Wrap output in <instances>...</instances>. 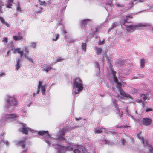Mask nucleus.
Wrapping results in <instances>:
<instances>
[{"instance_id":"nucleus-1","label":"nucleus","mask_w":153,"mask_h":153,"mask_svg":"<svg viewBox=\"0 0 153 153\" xmlns=\"http://www.w3.org/2000/svg\"><path fill=\"white\" fill-rule=\"evenodd\" d=\"M67 130V128L63 129L59 131V135H54L52 137L49 134L47 131H39L38 134L42 136V139L48 146H49L51 144L55 146L57 153H65L66 151L73 150L74 147V145L72 144H70L69 146L67 147L59 144L62 141L66 143L65 138L62 136L65 134Z\"/></svg>"},{"instance_id":"nucleus-2","label":"nucleus","mask_w":153,"mask_h":153,"mask_svg":"<svg viewBox=\"0 0 153 153\" xmlns=\"http://www.w3.org/2000/svg\"><path fill=\"white\" fill-rule=\"evenodd\" d=\"M111 74L109 79L110 81L113 80L116 83L118 90L120 92V94L127 98L132 99V97L128 94L125 92L121 88L122 84L118 81V79L116 76L117 72L114 71L112 68H111Z\"/></svg>"},{"instance_id":"nucleus-3","label":"nucleus","mask_w":153,"mask_h":153,"mask_svg":"<svg viewBox=\"0 0 153 153\" xmlns=\"http://www.w3.org/2000/svg\"><path fill=\"white\" fill-rule=\"evenodd\" d=\"M132 17L131 14L127 15L125 17H124V21L123 25L126 27V29L127 31L132 32L134 30L138 29L140 28L146 27L147 26L146 24L139 23L137 25H128L126 24V23H130V22L128 21L129 19H132Z\"/></svg>"},{"instance_id":"nucleus-4","label":"nucleus","mask_w":153,"mask_h":153,"mask_svg":"<svg viewBox=\"0 0 153 153\" xmlns=\"http://www.w3.org/2000/svg\"><path fill=\"white\" fill-rule=\"evenodd\" d=\"M83 82L80 78L77 77L74 79L72 90L74 95L78 94L83 90Z\"/></svg>"},{"instance_id":"nucleus-5","label":"nucleus","mask_w":153,"mask_h":153,"mask_svg":"<svg viewBox=\"0 0 153 153\" xmlns=\"http://www.w3.org/2000/svg\"><path fill=\"white\" fill-rule=\"evenodd\" d=\"M5 101L7 102L5 106L6 109L9 111H13L17 105V102L14 96L7 95Z\"/></svg>"},{"instance_id":"nucleus-6","label":"nucleus","mask_w":153,"mask_h":153,"mask_svg":"<svg viewBox=\"0 0 153 153\" xmlns=\"http://www.w3.org/2000/svg\"><path fill=\"white\" fill-rule=\"evenodd\" d=\"M19 115L15 114L5 113L2 115L0 120V126L4 125L6 122H10L16 120Z\"/></svg>"},{"instance_id":"nucleus-7","label":"nucleus","mask_w":153,"mask_h":153,"mask_svg":"<svg viewBox=\"0 0 153 153\" xmlns=\"http://www.w3.org/2000/svg\"><path fill=\"white\" fill-rule=\"evenodd\" d=\"M43 82L39 81L38 84L37 85V90H36V93H39L40 91L42 95H45L46 94V90L47 89V85L44 84L43 85Z\"/></svg>"},{"instance_id":"nucleus-8","label":"nucleus","mask_w":153,"mask_h":153,"mask_svg":"<svg viewBox=\"0 0 153 153\" xmlns=\"http://www.w3.org/2000/svg\"><path fill=\"white\" fill-rule=\"evenodd\" d=\"M137 137L142 142L144 146L149 147L150 152L151 153H153V149L152 146L148 143V140L147 139H144L143 137H142L140 133L137 134Z\"/></svg>"},{"instance_id":"nucleus-9","label":"nucleus","mask_w":153,"mask_h":153,"mask_svg":"<svg viewBox=\"0 0 153 153\" xmlns=\"http://www.w3.org/2000/svg\"><path fill=\"white\" fill-rule=\"evenodd\" d=\"M22 127L19 129V131L23 133L27 134L28 132H32L33 133V130H31L28 127L27 125L25 124H22Z\"/></svg>"},{"instance_id":"nucleus-10","label":"nucleus","mask_w":153,"mask_h":153,"mask_svg":"<svg viewBox=\"0 0 153 153\" xmlns=\"http://www.w3.org/2000/svg\"><path fill=\"white\" fill-rule=\"evenodd\" d=\"M11 50L13 51V53L14 54H16L18 53L20 54V58H22L23 56L24 53H23V51L22 50H21V48H15V47L14 46H13L11 48Z\"/></svg>"},{"instance_id":"nucleus-11","label":"nucleus","mask_w":153,"mask_h":153,"mask_svg":"<svg viewBox=\"0 0 153 153\" xmlns=\"http://www.w3.org/2000/svg\"><path fill=\"white\" fill-rule=\"evenodd\" d=\"M25 51V53L24 54V57L26 59H27L28 60L30 61L31 63H33L34 62L33 59L30 58L28 56V55L29 54V50L28 49L27 47H25L24 48Z\"/></svg>"},{"instance_id":"nucleus-12","label":"nucleus","mask_w":153,"mask_h":153,"mask_svg":"<svg viewBox=\"0 0 153 153\" xmlns=\"http://www.w3.org/2000/svg\"><path fill=\"white\" fill-rule=\"evenodd\" d=\"M53 64V63L51 64H44L42 67L43 71L46 73L48 72L52 69V66Z\"/></svg>"},{"instance_id":"nucleus-13","label":"nucleus","mask_w":153,"mask_h":153,"mask_svg":"<svg viewBox=\"0 0 153 153\" xmlns=\"http://www.w3.org/2000/svg\"><path fill=\"white\" fill-rule=\"evenodd\" d=\"M14 143L16 145L20 146L22 148L24 149L25 147L26 142L25 139L18 141H15Z\"/></svg>"},{"instance_id":"nucleus-14","label":"nucleus","mask_w":153,"mask_h":153,"mask_svg":"<svg viewBox=\"0 0 153 153\" xmlns=\"http://www.w3.org/2000/svg\"><path fill=\"white\" fill-rule=\"evenodd\" d=\"M152 122V120L149 118H143L142 120V124L143 125L147 126L150 125L151 124Z\"/></svg>"},{"instance_id":"nucleus-15","label":"nucleus","mask_w":153,"mask_h":153,"mask_svg":"<svg viewBox=\"0 0 153 153\" xmlns=\"http://www.w3.org/2000/svg\"><path fill=\"white\" fill-rule=\"evenodd\" d=\"M141 100H136V102L138 103H141L143 105L145 104L146 102L145 101L147 100V98L145 95L142 94L141 95Z\"/></svg>"},{"instance_id":"nucleus-16","label":"nucleus","mask_w":153,"mask_h":153,"mask_svg":"<svg viewBox=\"0 0 153 153\" xmlns=\"http://www.w3.org/2000/svg\"><path fill=\"white\" fill-rule=\"evenodd\" d=\"M112 102L116 108L117 111L116 112V114H118V115H119V116L121 117L122 115L123 112L122 111L120 112L119 109L117 107V105L116 101L114 100H113Z\"/></svg>"},{"instance_id":"nucleus-17","label":"nucleus","mask_w":153,"mask_h":153,"mask_svg":"<svg viewBox=\"0 0 153 153\" xmlns=\"http://www.w3.org/2000/svg\"><path fill=\"white\" fill-rule=\"evenodd\" d=\"M22 61L23 59L22 58H19L16 60V70H18L20 68L21 65L20 64V63L21 62H22Z\"/></svg>"},{"instance_id":"nucleus-18","label":"nucleus","mask_w":153,"mask_h":153,"mask_svg":"<svg viewBox=\"0 0 153 153\" xmlns=\"http://www.w3.org/2000/svg\"><path fill=\"white\" fill-rule=\"evenodd\" d=\"M145 0H133V2H131L129 3L128 7V8H131L133 7V4H136L137 3L144 1Z\"/></svg>"},{"instance_id":"nucleus-19","label":"nucleus","mask_w":153,"mask_h":153,"mask_svg":"<svg viewBox=\"0 0 153 153\" xmlns=\"http://www.w3.org/2000/svg\"><path fill=\"white\" fill-rule=\"evenodd\" d=\"M94 50L97 55H100L102 53V51L101 48L96 46L94 47Z\"/></svg>"},{"instance_id":"nucleus-20","label":"nucleus","mask_w":153,"mask_h":153,"mask_svg":"<svg viewBox=\"0 0 153 153\" xmlns=\"http://www.w3.org/2000/svg\"><path fill=\"white\" fill-rule=\"evenodd\" d=\"M21 33L18 32L17 36H13V38L14 40L16 41H19L23 39V37L22 36L20 35Z\"/></svg>"},{"instance_id":"nucleus-21","label":"nucleus","mask_w":153,"mask_h":153,"mask_svg":"<svg viewBox=\"0 0 153 153\" xmlns=\"http://www.w3.org/2000/svg\"><path fill=\"white\" fill-rule=\"evenodd\" d=\"M64 37L68 43H73L75 42V39L70 38L68 36H64Z\"/></svg>"},{"instance_id":"nucleus-22","label":"nucleus","mask_w":153,"mask_h":153,"mask_svg":"<svg viewBox=\"0 0 153 153\" xmlns=\"http://www.w3.org/2000/svg\"><path fill=\"white\" fill-rule=\"evenodd\" d=\"M121 145H122L125 148H126L128 144V142L124 138H122L120 141Z\"/></svg>"},{"instance_id":"nucleus-23","label":"nucleus","mask_w":153,"mask_h":153,"mask_svg":"<svg viewBox=\"0 0 153 153\" xmlns=\"http://www.w3.org/2000/svg\"><path fill=\"white\" fill-rule=\"evenodd\" d=\"M95 132L96 133H100L102 132H106V130L105 128H102L95 129Z\"/></svg>"},{"instance_id":"nucleus-24","label":"nucleus","mask_w":153,"mask_h":153,"mask_svg":"<svg viewBox=\"0 0 153 153\" xmlns=\"http://www.w3.org/2000/svg\"><path fill=\"white\" fill-rule=\"evenodd\" d=\"M92 21V20L90 19H85L81 21V23L84 25H85L88 23L89 22Z\"/></svg>"},{"instance_id":"nucleus-25","label":"nucleus","mask_w":153,"mask_h":153,"mask_svg":"<svg viewBox=\"0 0 153 153\" xmlns=\"http://www.w3.org/2000/svg\"><path fill=\"white\" fill-rule=\"evenodd\" d=\"M13 3V0H8L7 4L6 6L7 8H11Z\"/></svg>"},{"instance_id":"nucleus-26","label":"nucleus","mask_w":153,"mask_h":153,"mask_svg":"<svg viewBox=\"0 0 153 153\" xmlns=\"http://www.w3.org/2000/svg\"><path fill=\"white\" fill-rule=\"evenodd\" d=\"M119 25V23L117 22H116L114 23H113L111 25V27L110 28H109L108 30V32H109L111 30V29L116 27L117 26Z\"/></svg>"},{"instance_id":"nucleus-27","label":"nucleus","mask_w":153,"mask_h":153,"mask_svg":"<svg viewBox=\"0 0 153 153\" xmlns=\"http://www.w3.org/2000/svg\"><path fill=\"white\" fill-rule=\"evenodd\" d=\"M95 68H97V71L98 72V73H97V76H98L99 75V73L100 69L99 65L98 62H96L95 63Z\"/></svg>"},{"instance_id":"nucleus-28","label":"nucleus","mask_w":153,"mask_h":153,"mask_svg":"<svg viewBox=\"0 0 153 153\" xmlns=\"http://www.w3.org/2000/svg\"><path fill=\"white\" fill-rule=\"evenodd\" d=\"M86 44L85 43H82L81 45V48L84 52L86 51Z\"/></svg>"},{"instance_id":"nucleus-29","label":"nucleus","mask_w":153,"mask_h":153,"mask_svg":"<svg viewBox=\"0 0 153 153\" xmlns=\"http://www.w3.org/2000/svg\"><path fill=\"white\" fill-rule=\"evenodd\" d=\"M98 30L97 29V28H93L91 30V31L92 32V36H91L92 37L95 35L97 32Z\"/></svg>"},{"instance_id":"nucleus-30","label":"nucleus","mask_w":153,"mask_h":153,"mask_svg":"<svg viewBox=\"0 0 153 153\" xmlns=\"http://www.w3.org/2000/svg\"><path fill=\"white\" fill-rule=\"evenodd\" d=\"M145 61L144 59H142L140 61V66L141 68H143L144 67L145 64Z\"/></svg>"},{"instance_id":"nucleus-31","label":"nucleus","mask_w":153,"mask_h":153,"mask_svg":"<svg viewBox=\"0 0 153 153\" xmlns=\"http://www.w3.org/2000/svg\"><path fill=\"white\" fill-rule=\"evenodd\" d=\"M38 1L39 3L41 5L46 6L47 5V3L44 1H42L40 0H39Z\"/></svg>"},{"instance_id":"nucleus-32","label":"nucleus","mask_w":153,"mask_h":153,"mask_svg":"<svg viewBox=\"0 0 153 153\" xmlns=\"http://www.w3.org/2000/svg\"><path fill=\"white\" fill-rule=\"evenodd\" d=\"M59 36V35L58 34H55L52 38V40L53 41H57L58 40Z\"/></svg>"},{"instance_id":"nucleus-33","label":"nucleus","mask_w":153,"mask_h":153,"mask_svg":"<svg viewBox=\"0 0 153 153\" xmlns=\"http://www.w3.org/2000/svg\"><path fill=\"white\" fill-rule=\"evenodd\" d=\"M99 39L100 40L98 42V45H103L104 43L105 40L103 39V40L101 41L100 38Z\"/></svg>"},{"instance_id":"nucleus-34","label":"nucleus","mask_w":153,"mask_h":153,"mask_svg":"<svg viewBox=\"0 0 153 153\" xmlns=\"http://www.w3.org/2000/svg\"><path fill=\"white\" fill-rule=\"evenodd\" d=\"M16 10L19 12H21L22 11L21 8L19 6V2L18 3L17 5Z\"/></svg>"},{"instance_id":"nucleus-35","label":"nucleus","mask_w":153,"mask_h":153,"mask_svg":"<svg viewBox=\"0 0 153 153\" xmlns=\"http://www.w3.org/2000/svg\"><path fill=\"white\" fill-rule=\"evenodd\" d=\"M100 143L102 144H108V141H107L105 140H102L100 141Z\"/></svg>"},{"instance_id":"nucleus-36","label":"nucleus","mask_w":153,"mask_h":153,"mask_svg":"<svg viewBox=\"0 0 153 153\" xmlns=\"http://www.w3.org/2000/svg\"><path fill=\"white\" fill-rule=\"evenodd\" d=\"M36 43L35 42H31L30 45V47L32 48H35L36 47Z\"/></svg>"},{"instance_id":"nucleus-37","label":"nucleus","mask_w":153,"mask_h":153,"mask_svg":"<svg viewBox=\"0 0 153 153\" xmlns=\"http://www.w3.org/2000/svg\"><path fill=\"white\" fill-rule=\"evenodd\" d=\"M21 113L23 116H25L26 115V110H22L21 111Z\"/></svg>"},{"instance_id":"nucleus-38","label":"nucleus","mask_w":153,"mask_h":153,"mask_svg":"<svg viewBox=\"0 0 153 153\" xmlns=\"http://www.w3.org/2000/svg\"><path fill=\"white\" fill-rule=\"evenodd\" d=\"M63 60H64V59L63 58H62L61 57H59L56 59V60L55 62L54 63V64L56 63L57 62L62 61Z\"/></svg>"},{"instance_id":"nucleus-39","label":"nucleus","mask_w":153,"mask_h":153,"mask_svg":"<svg viewBox=\"0 0 153 153\" xmlns=\"http://www.w3.org/2000/svg\"><path fill=\"white\" fill-rule=\"evenodd\" d=\"M116 5L119 8H123L124 7V6L123 4H120L117 3L116 4Z\"/></svg>"},{"instance_id":"nucleus-40","label":"nucleus","mask_w":153,"mask_h":153,"mask_svg":"<svg viewBox=\"0 0 153 153\" xmlns=\"http://www.w3.org/2000/svg\"><path fill=\"white\" fill-rule=\"evenodd\" d=\"M7 39H8L7 37H4L3 38L2 42L5 43H7L8 42Z\"/></svg>"},{"instance_id":"nucleus-41","label":"nucleus","mask_w":153,"mask_h":153,"mask_svg":"<svg viewBox=\"0 0 153 153\" xmlns=\"http://www.w3.org/2000/svg\"><path fill=\"white\" fill-rule=\"evenodd\" d=\"M112 0H107V1H108V2L106 3V5H108L110 6H111L112 5Z\"/></svg>"},{"instance_id":"nucleus-42","label":"nucleus","mask_w":153,"mask_h":153,"mask_svg":"<svg viewBox=\"0 0 153 153\" xmlns=\"http://www.w3.org/2000/svg\"><path fill=\"white\" fill-rule=\"evenodd\" d=\"M0 21L3 24H4V23H5V22L3 18L1 16H0Z\"/></svg>"},{"instance_id":"nucleus-43","label":"nucleus","mask_w":153,"mask_h":153,"mask_svg":"<svg viewBox=\"0 0 153 153\" xmlns=\"http://www.w3.org/2000/svg\"><path fill=\"white\" fill-rule=\"evenodd\" d=\"M62 32L63 33H64L65 34L66 33H67L66 31L65 30V28L64 27H63L62 28Z\"/></svg>"},{"instance_id":"nucleus-44","label":"nucleus","mask_w":153,"mask_h":153,"mask_svg":"<svg viewBox=\"0 0 153 153\" xmlns=\"http://www.w3.org/2000/svg\"><path fill=\"white\" fill-rule=\"evenodd\" d=\"M117 128H122V127H123L124 128H127L128 127V126H127V125H125V126H118L117 125Z\"/></svg>"},{"instance_id":"nucleus-45","label":"nucleus","mask_w":153,"mask_h":153,"mask_svg":"<svg viewBox=\"0 0 153 153\" xmlns=\"http://www.w3.org/2000/svg\"><path fill=\"white\" fill-rule=\"evenodd\" d=\"M28 150L26 149L24 150L22 152V153H28Z\"/></svg>"},{"instance_id":"nucleus-46","label":"nucleus","mask_w":153,"mask_h":153,"mask_svg":"<svg viewBox=\"0 0 153 153\" xmlns=\"http://www.w3.org/2000/svg\"><path fill=\"white\" fill-rule=\"evenodd\" d=\"M152 108H147V109H146V112H149V111H152Z\"/></svg>"},{"instance_id":"nucleus-47","label":"nucleus","mask_w":153,"mask_h":153,"mask_svg":"<svg viewBox=\"0 0 153 153\" xmlns=\"http://www.w3.org/2000/svg\"><path fill=\"white\" fill-rule=\"evenodd\" d=\"M5 75V74L3 72L0 73V77L4 76Z\"/></svg>"},{"instance_id":"nucleus-48","label":"nucleus","mask_w":153,"mask_h":153,"mask_svg":"<svg viewBox=\"0 0 153 153\" xmlns=\"http://www.w3.org/2000/svg\"><path fill=\"white\" fill-rule=\"evenodd\" d=\"M38 94L39 93H36V91H35L33 93V97H34L35 96L36 94Z\"/></svg>"},{"instance_id":"nucleus-49","label":"nucleus","mask_w":153,"mask_h":153,"mask_svg":"<svg viewBox=\"0 0 153 153\" xmlns=\"http://www.w3.org/2000/svg\"><path fill=\"white\" fill-rule=\"evenodd\" d=\"M4 4L1 1V0H0V7H1Z\"/></svg>"},{"instance_id":"nucleus-50","label":"nucleus","mask_w":153,"mask_h":153,"mask_svg":"<svg viewBox=\"0 0 153 153\" xmlns=\"http://www.w3.org/2000/svg\"><path fill=\"white\" fill-rule=\"evenodd\" d=\"M9 52L10 51L9 50L7 52V54L5 56H9Z\"/></svg>"},{"instance_id":"nucleus-51","label":"nucleus","mask_w":153,"mask_h":153,"mask_svg":"<svg viewBox=\"0 0 153 153\" xmlns=\"http://www.w3.org/2000/svg\"><path fill=\"white\" fill-rule=\"evenodd\" d=\"M65 7H64L61 9L62 12H63L65 11Z\"/></svg>"},{"instance_id":"nucleus-52","label":"nucleus","mask_w":153,"mask_h":153,"mask_svg":"<svg viewBox=\"0 0 153 153\" xmlns=\"http://www.w3.org/2000/svg\"><path fill=\"white\" fill-rule=\"evenodd\" d=\"M4 24H5L6 25V26L8 27H9V25L6 22H5V23H4Z\"/></svg>"},{"instance_id":"nucleus-53","label":"nucleus","mask_w":153,"mask_h":153,"mask_svg":"<svg viewBox=\"0 0 153 153\" xmlns=\"http://www.w3.org/2000/svg\"><path fill=\"white\" fill-rule=\"evenodd\" d=\"M80 119V118H75V120L76 121H77L79 120V119Z\"/></svg>"},{"instance_id":"nucleus-54","label":"nucleus","mask_w":153,"mask_h":153,"mask_svg":"<svg viewBox=\"0 0 153 153\" xmlns=\"http://www.w3.org/2000/svg\"><path fill=\"white\" fill-rule=\"evenodd\" d=\"M62 23H61V22H60L59 23V25H62Z\"/></svg>"},{"instance_id":"nucleus-55","label":"nucleus","mask_w":153,"mask_h":153,"mask_svg":"<svg viewBox=\"0 0 153 153\" xmlns=\"http://www.w3.org/2000/svg\"><path fill=\"white\" fill-rule=\"evenodd\" d=\"M39 8H40V10H42L43 8H42V7H40Z\"/></svg>"},{"instance_id":"nucleus-56","label":"nucleus","mask_w":153,"mask_h":153,"mask_svg":"<svg viewBox=\"0 0 153 153\" xmlns=\"http://www.w3.org/2000/svg\"><path fill=\"white\" fill-rule=\"evenodd\" d=\"M37 13H40V11H37L36 12Z\"/></svg>"},{"instance_id":"nucleus-57","label":"nucleus","mask_w":153,"mask_h":153,"mask_svg":"<svg viewBox=\"0 0 153 153\" xmlns=\"http://www.w3.org/2000/svg\"><path fill=\"white\" fill-rule=\"evenodd\" d=\"M4 134V133H3L2 134V136H3Z\"/></svg>"},{"instance_id":"nucleus-58","label":"nucleus","mask_w":153,"mask_h":153,"mask_svg":"<svg viewBox=\"0 0 153 153\" xmlns=\"http://www.w3.org/2000/svg\"><path fill=\"white\" fill-rule=\"evenodd\" d=\"M134 92H137V90H135V91H134Z\"/></svg>"},{"instance_id":"nucleus-59","label":"nucleus","mask_w":153,"mask_h":153,"mask_svg":"<svg viewBox=\"0 0 153 153\" xmlns=\"http://www.w3.org/2000/svg\"><path fill=\"white\" fill-rule=\"evenodd\" d=\"M36 7H37V5H36Z\"/></svg>"},{"instance_id":"nucleus-60","label":"nucleus","mask_w":153,"mask_h":153,"mask_svg":"<svg viewBox=\"0 0 153 153\" xmlns=\"http://www.w3.org/2000/svg\"><path fill=\"white\" fill-rule=\"evenodd\" d=\"M28 106H30V105H28Z\"/></svg>"},{"instance_id":"nucleus-61","label":"nucleus","mask_w":153,"mask_h":153,"mask_svg":"<svg viewBox=\"0 0 153 153\" xmlns=\"http://www.w3.org/2000/svg\"><path fill=\"white\" fill-rule=\"evenodd\" d=\"M134 79H136V78H134Z\"/></svg>"}]
</instances>
